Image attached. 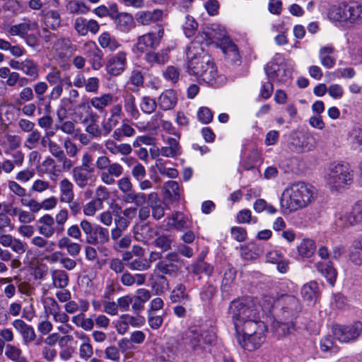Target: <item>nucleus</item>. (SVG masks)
Masks as SVG:
<instances>
[{"label":"nucleus","instance_id":"1","mask_svg":"<svg viewBox=\"0 0 362 362\" xmlns=\"http://www.w3.org/2000/svg\"><path fill=\"white\" fill-rule=\"evenodd\" d=\"M236 329L238 344L244 349L252 351L265 341L267 328L261 320L262 309L250 298L235 300L229 308Z\"/></svg>","mask_w":362,"mask_h":362},{"label":"nucleus","instance_id":"2","mask_svg":"<svg viewBox=\"0 0 362 362\" xmlns=\"http://www.w3.org/2000/svg\"><path fill=\"white\" fill-rule=\"evenodd\" d=\"M317 197L315 188L304 182L288 185L283 191L280 204L285 213H290L307 207Z\"/></svg>","mask_w":362,"mask_h":362},{"label":"nucleus","instance_id":"3","mask_svg":"<svg viewBox=\"0 0 362 362\" xmlns=\"http://www.w3.org/2000/svg\"><path fill=\"white\" fill-rule=\"evenodd\" d=\"M329 19L344 26L362 23V4L357 1H341L332 5L327 12Z\"/></svg>","mask_w":362,"mask_h":362},{"label":"nucleus","instance_id":"4","mask_svg":"<svg viewBox=\"0 0 362 362\" xmlns=\"http://www.w3.org/2000/svg\"><path fill=\"white\" fill-rule=\"evenodd\" d=\"M187 69L190 75L207 83H212L217 75L216 68L210 56L204 52L190 57Z\"/></svg>","mask_w":362,"mask_h":362},{"label":"nucleus","instance_id":"5","mask_svg":"<svg viewBox=\"0 0 362 362\" xmlns=\"http://www.w3.org/2000/svg\"><path fill=\"white\" fill-rule=\"evenodd\" d=\"M354 172L348 163H332L329 165L327 179L329 185L336 189L350 185L353 181Z\"/></svg>","mask_w":362,"mask_h":362},{"label":"nucleus","instance_id":"6","mask_svg":"<svg viewBox=\"0 0 362 362\" xmlns=\"http://www.w3.org/2000/svg\"><path fill=\"white\" fill-rule=\"evenodd\" d=\"M52 49L59 67L64 71L69 70L71 67L69 60L76 50V45L69 37H60L54 42Z\"/></svg>","mask_w":362,"mask_h":362},{"label":"nucleus","instance_id":"7","mask_svg":"<svg viewBox=\"0 0 362 362\" xmlns=\"http://www.w3.org/2000/svg\"><path fill=\"white\" fill-rule=\"evenodd\" d=\"M80 227L86 235V243L89 245H105L110 241V231L100 225H93L89 221L83 219Z\"/></svg>","mask_w":362,"mask_h":362},{"label":"nucleus","instance_id":"8","mask_svg":"<svg viewBox=\"0 0 362 362\" xmlns=\"http://www.w3.org/2000/svg\"><path fill=\"white\" fill-rule=\"evenodd\" d=\"M334 338L341 343L356 341L362 333V322L356 321L349 325H334L332 327Z\"/></svg>","mask_w":362,"mask_h":362},{"label":"nucleus","instance_id":"9","mask_svg":"<svg viewBox=\"0 0 362 362\" xmlns=\"http://www.w3.org/2000/svg\"><path fill=\"white\" fill-rule=\"evenodd\" d=\"M362 223V201H358L349 211H341L336 221L337 226L349 228Z\"/></svg>","mask_w":362,"mask_h":362},{"label":"nucleus","instance_id":"10","mask_svg":"<svg viewBox=\"0 0 362 362\" xmlns=\"http://www.w3.org/2000/svg\"><path fill=\"white\" fill-rule=\"evenodd\" d=\"M276 300L281 306L282 315L285 320H293L300 310L298 300L291 295H277Z\"/></svg>","mask_w":362,"mask_h":362},{"label":"nucleus","instance_id":"11","mask_svg":"<svg viewBox=\"0 0 362 362\" xmlns=\"http://www.w3.org/2000/svg\"><path fill=\"white\" fill-rule=\"evenodd\" d=\"M180 261V258L177 252H168L156 264V269L163 274L175 276L179 270L176 263Z\"/></svg>","mask_w":362,"mask_h":362},{"label":"nucleus","instance_id":"12","mask_svg":"<svg viewBox=\"0 0 362 362\" xmlns=\"http://www.w3.org/2000/svg\"><path fill=\"white\" fill-rule=\"evenodd\" d=\"M145 323V319L141 316H133L129 314H123L119 316L116 322L115 328L117 333L124 335L128 332L129 326L140 327Z\"/></svg>","mask_w":362,"mask_h":362},{"label":"nucleus","instance_id":"13","mask_svg":"<svg viewBox=\"0 0 362 362\" xmlns=\"http://www.w3.org/2000/svg\"><path fill=\"white\" fill-rule=\"evenodd\" d=\"M83 51L91 64L94 70H99L103 66V54L93 41H88L83 45Z\"/></svg>","mask_w":362,"mask_h":362},{"label":"nucleus","instance_id":"14","mask_svg":"<svg viewBox=\"0 0 362 362\" xmlns=\"http://www.w3.org/2000/svg\"><path fill=\"white\" fill-rule=\"evenodd\" d=\"M163 35V30L160 29L158 33H148L138 37L136 44V49L143 53L146 52L148 49L156 48L160 42V39Z\"/></svg>","mask_w":362,"mask_h":362},{"label":"nucleus","instance_id":"15","mask_svg":"<svg viewBox=\"0 0 362 362\" xmlns=\"http://www.w3.org/2000/svg\"><path fill=\"white\" fill-rule=\"evenodd\" d=\"M127 64V53L119 52L110 57L107 62L106 70L112 76L120 75L125 69Z\"/></svg>","mask_w":362,"mask_h":362},{"label":"nucleus","instance_id":"16","mask_svg":"<svg viewBox=\"0 0 362 362\" xmlns=\"http://www.w3.org/2000/svg\"><path fill=\"white\" fill-rule=\"evenodd\" d=\"M37 230L39 233L45 238H51L54 233L60 235L59 229L54 223V217L50 214H45L38 220Z\"/></svg>","mask_w":362,"mask_h":362},{"label":"nucleus","instance_id":"17","mask_svg":"<svg viewBox=\"0 0 362 362\" xmlns=\"http://www.w3.org/2000/svg\"><path fill=\"white\" fill-rule=\"evenodd\" d=\"M156 232L153 228L146 223H138L133 228V235L134 239L143 243L145 245H149L155 238Z\"/></svg>","mask_w":362,"mask_h":362},{"label":"nucleus","instance_id":"18","mask_svg":"<svg viewBox=\"0 0 362 362\" xmlns=\"http://www.w3.org/2000/svg\"><path fill=\"white\" fill-rule=\"evenodd\" d=\"M291 145L298 152H308L315 149L317 141L311 134L302 135L301 137L296 136L292 138Z\"/></svg>","mask_w":362,"mask_h":362},{"label":"nucleus","instance_id":"19","mask_svg":"<svg viewBox=\"0 0 362 362\" xmlns=\"http://www.w3.org/2000/svg\"><path fill=\"white\" fill-rule=\"evenodd\" d=\"M167 226L177 231H184L190 228V221L187 216L180 211H175L166 218Z\"/></svg>","mask_w":362,"mask_h":362},{"label":"nucleus","instance_id":"20","mask_svg":"<svg viewBox=\"0 0 362 362\" xmlns=\"http://www.w3.org/2000/svg\"><path fill=\"white\" fill-rule=\"evenodd\" d=\"M74 29L81 36H86L88 32L96 34L100 28L99 24L95 20L87 21L83 17H78L74 21Z\"/></svg>","mask_w":362,"mask_h":362},{"label":"nucleus","instance_id":"21","mask_svg":"<svg viewBox=\"0 0 362 362\" xmlns=\"http://www.w3.org/2000/svg\"><path fill=\"white\" fill-rule=\"evenodd\" d=\"M124 171L123 167L118 163H111L106 170L100 173L101 181L107 185H112L116 182L115 179L120 177Z\"/></svg>","mask_w":362,"mask_h":362},{"label":"nucleus","instance_id":"22","mask_svg":"<svg viewBox=\"0 0 362 362\" xmlns=\"http://www.w3.org/2000/svg\"><path fill=\"white\" fill-rule=\"evenodd\" d=\"M13 326L21 334L24 344H28L35 340L36 334L34 329L23 320H15Z\"/></svg>","mask_w":362,"mask_h":362},{"label":"nucleus","instance_id":"23","mask_svg":"<svg viewBox=\"0 0 362 362\" xmlns=\"http://www.w3.org/2000/svg\"><path fill=\"white\" fill-rule=\"evenodd\" d=\"M207 38L209 42H220L221 45L228 37L226 36V31L224 28L219 25H212L207 27L203 33Z\"/></svg>","mask_w":362,"mask_h":362},{"label":"nucleus","instance_id":"24","mask_svg":"<svg viewBox=\"0 0 362 362\" xmlns=\"http://www.w3.org/2000/svg\"><path fill=\"white\" fill-rule=\"evenodd\" d=\"M163 18V11L160 9H155L153 11H141L135 14L136 21L144 25L154 23L159 21Z\"/></svg>","mask_w":362,"mask_h":362},{"label":"nucleus","instance_id":"25","mask_svg":"<svg viewBox=\"0 0 362 362\" xmlns=\"http://www.w3.org/2000/svg\"><path fill=\"white\" fill-rule=\"evenodd\" d=\"M148 204L151 208L152 216L156 220H160L165 215L164 204L156 192L148 194Z\"/></svg>","mask_w":362,"mask_h":362},{"label":"nucleus","instance_id":"26","mask_svg":"<svg viewBox=\"0 0 362 362\" xmlns=\"http://www.w3.org/2000/svg\"><path fill=\"white\" fill-rule=\"evenodd\" d=\"M71 174L74 182L81 189L86 187L88 182L94 177L93 172H89L77 166L73 168Z\"/></svg>","mask_w":362,"mask_h":362},{"label":"nucleus","instance_id":"27","mask_svg":"<svg viewBox=\"0 0 362 362\" xmlns=\"http://www.w3.org/2000/svg\"><path fill=\"white\" fill-rule=\"evenodd\" d=\"M33 90L37 101V106L40 107L41 105L45 106V110L49 112L51 106L50 102L45 101V93L48 90V84L45 81H39L33 84Z\"/></svg>","mask_w":362,"mask_h":362},{"label":"nucleus","instance_id":"28","mask_svg":"<svg viewBox=\"0 0 362 362\" xmlns=\"http://www.w3.org/2000/svg\"><path fill=\"white\" fill-rule=\"evenodd\" d=\"M0 244L3 247H10L12 251L20 255L23 254L26 250V243L11 235L1 237Z\"/></svg>","mask_w":362,"mask_h":362},{"label":"nucleus","instance_id":"29","mask_svg":"<svg viewBox=\"0 0 362 362\" xmlns=\"http://www.w3.org/2000/svg\"><path fill=\"white\" fill-rule=\"evenodd\" d=\"M146 276L144 274H132L129 271H125L119 277L120 283L126 287H132L134 285L141 286L145 284Z\"/></svg>","mask_w":362,"mask_h":362},{"label":"nucleus","instance_id":"30","mask_svg":"<svg viewBox=\"0 0 362 362\" xmlns=\"http://www.w3.org/2000/svg\"><path fill=\"white\" fill-rule=\"evenodd\" d=\"M317 270L327 279L329 284L333 286L337 277V272L334 268L331 262L316 263Z\"/></svg>","mask_w":362,"mask_h":362},{"label":"nucleus","instance_id":"31","mask_svg":"<svg viewBox=\"0 0 362 362\" xmlns=\"http://www.w3.org/2000/svg\"><path fill=\"white\" fill-rule=\"evenodd\" d=\"M114 101V95L110 93H105L92 98L90 100V103L94 109L102 112L106 107L111 105Z\"/></svg>","mask_w":362,"mask_h":362},{"label":"nucleus","instance_id":"32","mask_svg":"<svg viewBox=\"0 0 362 362\" xmlns=\"http://www.w3.org/2000/svg\"><path fill=\"white\" fill-rule=\"evenodd\" d=\"M35 23H31L29 21H25L18 24L6 25L4 27V30L12 37L19 36L25 38L29 30H31L32 25H35Z\"/></svg>","mask_w":362,"mask_h":362},{"label":"nucleus","instance_id":"33","mask_svg":"<svg viewBox=\"0 0 362 362\" xmlns=\"http://www.w3.org/2000/svg\"><path fill=\"white\" fill-rule=\"evenodd\" d=\"M74 184L67 178L62 179L59 183V201L63 202H71L74 199Z\"/></svg>","mask_w":362,"mask_h":362},{"label":"nucleus","instance_id":"34","mask_svg":"<svg viewBox=\"0 0 362 362\" xmlns=\"http://www.w3.org/2000/svg\"><path fill=\"white\" fill-rule=\"evenodd\" d=\"M318 289V285L315 281H310L301 288V296L308 305L314 304L316 302Z\"/></svg>","mask_w":362,"mask_h":362},{"label":"nucleus","instance_id":"35","mask_svg":"<svg viewBox=\"0 0 362 362\" xmlns=\"http://www.w3.org/2000/svg\"><path fill=\"white\" fill-rule=\"evenodd\" d=\"M151 244L156 248L160 250L161 252H165L170 251L173 248L174 243L173 238L168 234H160L156 232V235Z\"/></svg>","mask_w":362,"mask_h":362},{"label":"nucleus","instance_id":"36","mask_svg":"<svg viewBox=\"0 0 362 362\" xmlns=\"http://www.w3.org/2000/svg\"><path fill=\"white\" fill-rule=\"evenodd\" d=\"M96 117L95 113L90 112L83 119L82 123L86 124L88 122H91L89 124L86 125L85 130L92 138L98 139L103 136V133L101 128L95 123Z\"/></svg>","mask_w":362,"mask_h":362},{"label":"nucleus","instance_id":"37","mask_svg":"<svg viewBox=\"0 0 362 362\" xmlns=\"http://www.w3.org/2000/svg\"><path fill=\"white\" fill-rule=\"evenodd\" d=\"M59 249H65L67 253L73 257L78 256L81 251V245L71 240L69 237L63 236L57 241Z\"/></svg>","mask_w":362,"mask_h":362},{"label":"nucleus","instance_id":"38","mask_svg":"<svg viewBox=\"0 0 362 362\" xmlns=\"http://www.w3.org/2000/svg\"><path fill=\"white\" fill-rule=\"evenodd\" d=\"M158 105L163 110H172L177 103L175 93L172 90H166L159 96Z\"/></svg>","mask_w":362,"mask_h":362},{"label":"nucleus","instance_id":"39","mask_svg":"<svg viewBox=\"0 0 362 362\" xmlns=\"http://www.w3.org/2000/svg\"><path fill=\"white\" fill-rule=\"evenodd\" d=\"M165 197L170 202H178L181 198L182 189L176 181H168L163 185Z\"/></svg>","mask_w":362,"mask_h":362},{"label":"nucleus","instance_id":"40","mask_svg":"<svg viewBox=\"0 0 362 362\" xmlns=\"http://www.w3.org/2000/svg\"><path fill=\"white\" fill-rule=\"evenodd\" d=\"M0 145L4 148L5 153H10L21 146V139L18 135L6 133L4 140H0Z\"/></svg>","mask_w":362,"mask_h":362},{"label":"nucleus","instance_id":"41","mask_svg":"<svg viewBox=\"0 0 362 362\" xmlns=\"http://www.w3.org/2000/svg\"><path fill=\"white\" fill-rule=\"evenodd\" d=\"M221 46L223 53L226 55V58L229 61L233 63H235L240 60V54L238 47L229 39H226Z\"/></svg>","mask_w":362,"mask_h":362},{"label":"nucleus","instance_id":"42","mask_svg":"<svg viewBox=\"0 0 362 362\" xmlns=\"http://www.w3.org/2000/svg\"><path fill=\"white\" fill-rule=\"evenodd\" d=\"M98 43L101 47L107 49L110 52L115 51L121 46L116 38L107 32L103 33L99 36Z\"/></svg>","mask_w":362,"mask_h":362},{"label":"nucleus","instance_id":"43","mask_svg":"<svg viewBox=\"0 0 362 362\" xmlns=\"http://www.w3.org/2000/svg\"><path fill=\"white\" fill-rule=\"evenodd\" d=\"M334 48L332 45H327L322 47L319 52L320 62L322 66L330 69L335 64V59L331 56L334 52Z\"/></svg>","mask_w":362,"mask_h":362},{"label":"nucleus","instance_id":"44","mask_svg":"<svg viewBox=\"0 0 362 362\" xmlns=\"http://www.w3.org/2000/svg\"><path fill=\"white\" fill-rule=\"evenodd\" d=\"M52 284L55 288H64L69 282L68 274L62 269H54L52 271Z\"/></svg>","mask_w":362,"mask_h":362},{"label":"nucleus","instance_id":"45","mask_svg":"<svg viewBox=\"0 0 362 362\" xmlns=\"http://www.w3.org/2000/svg\"><path fill=\"white\" fill-rule=\"evenodd\" d=\"M65 8L70 14H86L90 11V8L80 0L67 1Z\"/></svg>","mask_w":362,"mask_h":362},{"label":"nucleus","instance_id":"46","mask_svg":"<svg viewBox=\"0 0 362 362\" xmlns=\"http://www.w3.org/2000/svg\"><path fill=\"white\" fill-rule=\"evenodd\" d=\"M117 28L122 32H129L134 24V18L132 16L127 13H121L116 18Z\"/></svg>","mask_w":362,"mask_h":362},{"label":"nucleus","instance_id":"47","mask_svg":"<svg viewBox=\"0 0 362 362\" xmlns=\"http://www.w3.org/2000/svg\"><path fill=\"white\" fill-rule=\"evenodd\" d=\"M124 110L133 119H138L140 112L136 107V98L132 93H127L124 96Z\"/></svg>","mask_w":362,"mask_h":362},{"label":"nucleus","instance_id":"48","mask_svg":"<svg viewBox=\"0 0 362 362\" xmlns=\"http://www.w3.org/2000/svg\"><path fill=\"white\" fill-rule=\"evenodd\" d=\"M316 245L310 239H303L297 247L298 255L302 257H310L315 252Z\"/></svg>","mask_w":362,"mask_h":362},{"label":"nucleus","instance_id":"49","mask_svg":"<svg viewBox=\"0 0 362 362\" xmlns=\"http://www.w3.org/2000/svg\"><path fill=\"white\" fill-rule=\"evenodd\" d=\"M5 356L13 362H28L22 350L13 344L6 345Z\"/></svg>","mask_w":362,"mask_h":362},{"label":"nucleus","instance_id":"50","mask_svg":"<svg viewBox=\"0 0 362 362\" xmlns=\"http://www.w3.org/2000/svg\"><path fill=\"white\" fill-rule=\"evenodd\" d=\"M146 60L151 64H164L169 59L168 51L161 50L159 52H150L146 54Z\"/></svg>","mask_w":362,"mask_h":362},{"label":"nucleus","instance_id":"51","mask_svg":"<svg viewBox=\"0 0 362 362\" xmlns=\"http://www.w3.org/2000/svg\"><path fill=\"white\" fill-rule=\"evenodd\" d=\"M213 267L211 264L202 261V258L197 259L196 262L192 265V273L197 276H199V278H200V275L202 274L209 276L213 273Z\"/></svg>","mask_w":362,"mask_h":362},{"label":"nucleus","instance_id":"52","mask_svg":"<svg viewBox=\"0 0 362 362\" xmlns=\"http://www.w3.org/2000/svg\"><path fill=\"white\" fill-rule=\"evenodd\" d=\"M21 71L26 76L33 77L34 78H37L39 75L38 66L34 61L29 59L23 60Z\"/></svg>","mask_w":362,"mask_h":362},{"label":"nucleus","instance_id":"53","mask_svg":"<svg viewBox=\"0 0 362 362\" xmlns=\"http://www.w3.org/2000/svg\"><path fill=\"white\" fill-rule=\"evenodd\" d=\"M241 256L247 260H253L258 258L260 252L254 244H248L240 248Z\"/></svg>","mask_w":362,"mask_h":362},{"label":"nucleus","instance_id":"54","mask_svg":"<svg viewBox=\"0 0 362 362\" xmlns=\"http://www.w3.org/2000/svg\"><path fill=\"white\" fill-rule=\"evenodd\" d=\"M190 346L193 349H201L203 344L202 329L195 328L190 330L188 336Z\"/></svg>","mask_w":362,"mask_h":362},{"label":"nucleus","instance_id":"55","mask_svg":"<svg viewBox=\"0 0 362 362\" xmlns=\"http://www.w3.org/2000/svg\"><path fill=\"white\" fill-rule=\"evenodd\" d=\"M170 299L173 303L184 302L189 299V296L186 293V287L182 284H179L173 290Z\"/></svg>","mask_w":362,"mask_h":362},{"label":"nucleus","instance_id":"56","mask_svg":"<svg viewBox=\"0 0 362 362\" xmlns=\"http://www.w3.org/2000/svg\"><path fill=\"white\" fill-rule=\"evenodd\" d=\"M27 134L28 135L24 141V146L29 150L37 148L41 139L40 132L37 129H35L33 132Z\"/></svg>","mask_w":362,"mask_h":362},{"label":"nucleus","instance_id":"57","mask_svg":"<svg viewBox=\"0 0 362 362\" xmlns=\"http://www.w3.org/2000/svg\"><path fill=\"white\" fill-rule=\"evenodd\" d=\"M163 117V114L160 112H157L153 117V120L156 122L160 121V125L162 127L163 130L166 132L170 134L174 135L177 139L180 138V134L176 132L175 128L173 127V124L167 120L161 119Z\"/></svg>","mask_w":362,"mask_h":362},{"label":"nucleus","instance_id":"58","mask_svg":"<svg viewBox=\"0 0 362 362\" xmlns=\"http://www.w3.org/2000/svg\"><path fill=\"white\" fill-rule=\"evenodd\" d=\"M35 95L33 88L29 86L23 87L18 93L15 102L17 105H22L24 103L33 100Z\"/></svg>","mask_w":362,"mask_h":362},{"label":"nucleus","instance_id":"59","mask_svg":"<svg viewBox=\"0 0 362 362\" xmlns=\"http://www.w3.org/2000/svg\"><path fill=\"white\" fill-rule=\"evenodd\" d=\"M103 208L104 204H100L98 201L92 199L83 206V212L85 216L93 217L97 211L102 210Z\"/></svg>","mask_w":362,"mask_h":362},{"label":"nucleus","instance_id":"60","mask_svg":"<svg viewBox=\"0 0 362 362\" xmlns=\"http://www.w3.org/2000/svg\"><path fill=\"white\" fill-rule=\"evenodd\" d=\"M45 24L47 28L56 30L61 25L60 14L57 11H50L45 17Z\"/></svg>","mask_w":362,"mask_h":362},{"label":"nucleus","instance_id":"61","mask_svg":"<svg viewBox=\"0 0 362 362\" xmlns=\"http://www.w3.org/2000/svg\"><path fill=\"white\" fill-rule=\"evenodd\" d=\"M320 350L323 352L331 351L337 353L339 347L335 344L330 336H327L321 339L320 343Z\"/></svg>","mask_w":362,"mask_h":362},{"label":"nucleus","instance_id":"62","mask_svg":"<svg viewBox=\"0 0 362 362\" xmlns=\"http://www.w3.org/2000/svg\"><path fill=\"white\" fill-rule=\"evenodd\" d=\"M54 223L59 232L62 233L64 231V225L69 219V213L66 209H62L55 215Z\"/></svg>","mask_w":362,"mask_h":362},{"label":"nucleus","instance_id":"63","mask_svg":"<svg viewBox=\"0 0 362 362\" xmlns=\"http://www.w3.org/2000/svg\"><path fill=\"white\" fill-rule=\"evenodd\" d=\"M156 102L148 96H144L140 103L141 111L146 114H151L156 109Z\"/></svg>","mask_w":362,"mask_h":362},{"label":"nucleus","instance_id":"64","mask_svg":"<svg viewBox=\"0 0 362 362\" xmlns=\"http://www.w3.org/2000/svg\"><path fill=\"white\" fill-rule=\"evenodd\" d=\"M126 266L132 271L143 272L149 269L148 262L146 259H134L126 264Z\"/></svg>","mask_w":362,"mask_h":362}]
</instances>
